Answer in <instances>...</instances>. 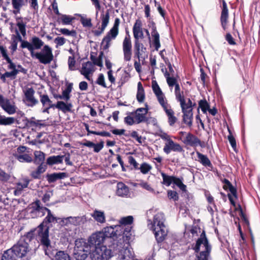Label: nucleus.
I'll list each match as a JSON object with an SVG mask.
<instances>
[{"instance_id": "obj_1", "label": "nucleus", "mask_w": 260, "mask_h": 260, "mask_svg": "<svg viewBox=\"0 0 260 260\" xmlns=\"http://www.w3.org/2000/svg\"><path fill=\"white\" fill-rule=\"evenodd\" d=\"M120 232H121L120 230L115 228V226H107L101 231L93 233L89 238H90V241L95 240L94 243L98 242V244L103 243L106 238H112L113 240V246H114L123 239V234Z\"/></svg>"}, {"instance_id": "obj_2", "label": "nucleus", "mask_w": 260, "mask_h": 260, "mask_svg": "<svg viewBox=\"0 0 260 260\" xmlns=\"http://www.w3.org/2000/svg\"><path fill=\"white\" fill-rule=\"evenodd\" d=\"M35 230H31L21 236L17 242L9 249L18 258H22L25 256L29 251L31 243L37 241L35 238Z\"/></svg>"}, {"instance_id": "obj_3", "label": "nucleus", "mask_w": 260, "mask_h": 260, "mask_svg": "<svg viewBox=\"0 0 260 260\" xmlns=\"http://www.w3.org/2000/svg\"><path fill=\"white\" fill-rule=\"evenodd\" d=\"M191 248L196 253L195 260H207L210 257L212 247L204 231H203L196 243L192 244Z\"/></svg>"}, {"instance_id": "obj_4", "label": "nucleus", "mask_w": 260, "mask_h": 260, "mask_svg": "<svg viewBox=\"0 0 260 260\" xmlns=\"http://www.w3.org/2000/svg\"><path fill=\"white\" fill-rule=\"evenodd\" d=\"M93 246H91L89 242L85 239H77L75 242L73 256L75 260H85L88 256L91 254V249Z\"/></svg>"}, {"instance_id": "obj_5", "label": "nucleus", "mask_w": 260, "mask_h": 260, "mask_svg": "<svg viewBox=\"0 0 260 260\" xmlns=\"http://www.w3.org/2000/svg\"><path fill=\"white\" fill-rule=\"evenodd\" d=\"M95 240L90 241L89 242L93 247L91 248V254L90 257L92 260H110L114 256L113 252L110 248L102 244H98V242H95Z\"/></svg>"}, {"instance_id": "obj_6", "label": "nucleus", "mask_w": 260, "mask_h": 260, "mask_svg": "<svg viewBox=\"0 0 260 260\" xmlns=\"http://www.w3.org/2000/svg\"><path fill=\"white\" fill-rule=\"evenodd\" d=\"M165 215L162 213H158L153 217V232L158 243L162 242L167 236L168 230L164 224Z\"/></svg>"}, {"instance_id": "obj_7", "label": "nucleus", "mask_w": 260, "mask_h": 260, "mask_svg": "<svg viewBox=\"0 0 260 260\" xmlns=\"http://www.w3.org/2000/svg\"><path fill=\"white\" fill-rule=\"evenodd\" d=\"M182 99H183L184 103L182 104L181 102H179V103L183 113V122L190 127L192 125L193 108L197 105L196 103L192 102L189 98L187 99V102L184 96H182Z\"/></svg>"}, {"instance_id": "obj_8", "label": "nucleus", "mask_w": 260, "mask_h": 260, "mask_svg": "<svg viewBox=\"0 0 260 260\" xmlns=\"http://www.w3.org/2000/svg\"><path fill=\"white\" fill-rule=\"evenodd\" d=\"M125 238H123L121 241H119L113 248L118 251V257L120 260H129L133 257L134 253L130 246L129 239L128 242L125 241Z\"/></svg>"}, {"instance_id": "obj_9", "label": "nucleus", "mask_w": 260, "mask_h": 260, "mask_svg": "<svg viewBox=\"0 0 260 260\" xmlns=\"http://www.w3.org/2000/svg\"><path fill=\"white\" fill-rule=\"evenodd\" d=\"M40 241V245L42 247L44 251L45 255H47L49 258L53 259L56 258V253L58 251L55 249L51 245V242L49 238L48 229L42 234V235H38Z\"/></svg>"}, {"instance_id": "obj_10", "label": "nucleus", "mask_w": 260, "mask_h": 260, "mask_svg": "<svg viewBox=\"0 0 260 260\" xmlns=\"http://www.w3.org/2000/svg\"><path fill=\"white\" fill-rule=\"evenodd\" d=\"M134 218L132 216L129 215L126 217H122L120 220L121 225H115L117 229H119L123 234L122 237L125 238V241L128 242L132 237V226Z\"/></svg>"}, {"instance_id": "obj_11", "label": "nucleus", "mask_w": 260, "mask_h": 260, "mask_svg": "<svg viewBox=\"0 0 260 260\" xmlns=\"http://www.w3.org/2000/svg\"><path fill=\"white\" fill-rule=\"evenodd\" d=\"M31 57L38 59L41 63L48 64L53 59L52 48L45 45L40 52L35 53Z\"/></svg>"}, {"instance_id": "obj_12", "label": "nucleus", "mask_w": 260, "mask_h": 260, "mask_svg": "<svg viewBox=\"0 0 260 260\" xmlns=\"http://www.w3.org/2000/svg\"><path fill=\"white\" fill-rule=\"evenodd\" d=\"M57 217L54 216L51 210L48 211L47 216L43 219V221L38 225L37 229H35L37 232L38 235H42L45 231L48 229V231H49V226L48 225L49 223L55 222L56 223Z\"/></svg>"}, {"instance_id": "obj_13", "label": "nucleus", "mask_w": 260, "mask_h": 260, "mask_svg": "<svg viewBox=\"0 0 260 260\" xmlns=\"http://www.w3.org/2000/svg\"><path fill=\"white\" fill-rule=\"evenodd\" d=\"M142 23L139 20H136L133 28L134 41V48L138 52L140 46H142L143 44L140 42L139 39L144 38V34L141 28Z\"/></svg>"}, {"instance_id": "obj_14", "label": "nucleus", "mask_w": 260, "mask_h": 260, "mask_svg": "<svg viewBox=\"0 0 260 260\" xmlns=\"http://www.w3.org/2000/svg\"><path fill=\"white\" fill-rule=\"evenodd\" d=\"M148 26L149 28H151V36L153 38V44L155 49L158 51L160 47V43L159 40V34L156 30V27L155 22L153 21L151 18H148Z\"/></svg>"}, {"instance_id": "obj_15", "label": "nucleus", "mask_w": 260, "mask_h": 260, "mask_svg": "<svg viewBox=\"0 0 260 260\" xmlns=\"http://www.w3.org/2000/svg\"><path fill=\"white\" fill-rule=\"evenodd\" d=\"M126 33L128 34V31H126ZM122 47L124 60L126 61L131 60L132 57V42L129 35L124 38L122 43Z\"/></svg>"}, {"instance_id": "obj_16", "label": "nucleus", "mask_w": 260, "mask_h": 260, "mask_svg": "<svg viewBox=\"0 0 260 260\" xmlns=\"http://www.w3.org/2000/svg\"><path fill=\"white\" fill-rule=\"evenodd\" d=\"M163 150L167 154H169L171 151L178 152L184 151V150L179 144L175 143L171 139L167 140V143L165 144Z\"/></svg>"}, {"instance_id": "obj_17", "label": "nucleus", "mask_w": 260, "mask_h": 260, "mask_svg": "<svg viewBox=\"0 0 260 260\" xmlns=\"http://www.w3.org/2000/svg\"><path fill=\"white\" fill-rule=\"evenodd\" d=\"M34 93L35 90L32 87L27 88L24 91L25 99L28 102L26 105L28 107H34L39 103V101L35 98Z\"/></svg>"}, {"instance_id": "obj_18", "label": "nucleus", "mask_w": 260, "mask_h": 260, "mask_svg": "<svg viewBox=\"0 0 260 260\" xmlns=\"http://www.w3.org/2000/svg\"><path fill=\"white\" fill-rule=\"evenodd\" d=\"M68 176L69 175L67 173L58 172L47 174L45 177L49 183H52L56 182L57 180L63 179Z\"/></svg>"}, {"instance_id": "obj_19", "label": "nucleus", "mask_w": 260, "mask_h": 260, "mask_svg": "<svg viewBox=\"0 0 260 260\" xmlns=\"http://www.w3.org/2000/svg\"><path fill=\"white\" fill-rule=\"evenodd\" d=\"M222 11L220 16V22L222 27L224 30L226 29L228 19L229 17V10L227 4L224 0H222Z\"/></svg>"}, {"instance_id": "obj_20", "label": "nucleus", "mask_w": 260, "mask_h": 260, "mask_svg": "<svg viewBox=\"0 0 260 260\" xmlns=\"http://www.w3.org/2000/svg\"><path fill=\"white\" fill-rule=\"evenodd\" d=\"M152 88L159 104L161 106H164V105H165V96L156 81H152Z\"/></svg>"}, {"instance_id": "obj_21", "label": "nucleus", "mask_w": 260, "mask_h": 260, "mask_svg": "<svg viewBox=\"0 0 260 260\" xmlns=\"http://www.w3.org/2000/svg\"><path fill=\"white\" fill-rule=\"evenodd\" d=\"M186 145L191 147H197V143L200 142V139L191 133H188L182 141Z\"/></svg>"}, {"instance_id": "obj_22", "label": "nucleus", "mask_w": 260, "mask_h": 260, "mask_svg": "<svg viewBox=\"0 0 260 260\" xmlns=\"http://www.w3.org/2000/svg\"><path fill=\"white\" fill-rule=\"evenodd\" d=\"M129 192L128 187L124 183L120 182L117 184L116 194L122 197H126Z\"/></svg>"}, {"instance_id": "obj_23", "label": "nucleus", "mask_w": 260, "mask_h": 260, "mask_svg": "<svg viewBox=\"0 0 260 260\" xmlns=\"http://www.w3.org/2000/svg\"><path fill=\"white\" fill-rule=\"evenodd\" d=\"M68 224L73 225L74 226H78L81 224H84L86 221L85 216H69L68 217Z\"/></svg>"}, {"instance_id": "obj_24", "label": "nucleus", "mask_w": 260, "mask_h": 260, "mask_svg": "<svg viewBox=\"0 0 260 260\" xmlns=\"http://www.w3.org/2000/svg\"><path fill=\"white\" fill-rule=\"evenodd\" d=\"M38 165V167L36 170L31 172L30 173V176L35 179H40L41 177V174L45 172L47 168V165L46 164H40Z\"/></svg>"}, {"instance_id": "obj_25", "label": "nucleus", "mask_w": 260, "mask_h": 260, "mask_svg": "<svg viewBox=\"0 0 260 260\" xmlns=\"http://www.w3.org/2000/svg\"><path fill=\"white\" fill-rule=\"evenodd\" d=\"M63 158L64 156L62 155L50 156L47 158L46 164L49 166L62 164Z\"/></svg>"}, {"instance_id": "obj_26", "label": "nucleus", "mask_w": 260, "mask_h": 260, "mask_svg": "<svg viewBox=\"0 0 260 260\" xmlns=\"http://www.w3.org/2000/svg\"><path fill=\"white\" fill-rule=\"evenodd\" d=\"M32 55L35 53V50H38L41 48L44 45V42L38 37L34 36L30 40Z\"/></svg>"}, {"instance_id": "obj_27", "label": "nucleus", "mask_w": 260, "mask_h": 260, "mask_svg": "<svg viewBox=\"0 0 260 260\" xmlns=\"http://www.w3.org/2000/svg\"><path fill=\"white\" fill-rule=\"evenodd\" d=\"M91 216L99 223H104L106 222V217L104 211L95 209L91 214Z\"/></svg>"}, {"instance_id": "obj_28", "label": "nucleus", "mask_w": 260, "mask_h": 260, "mask_svg": "<svg viewBox=\"0 0 260 260\" xmlns=\"http://www.w3.org/2000/svg\"><path fill=\"white\" fill-rule=\"evenodd\" d=\"M224 185L223 188L225 190H229L235 198H237V189L234 187L231 182L227 179H224L223 180Z\"/></svg>"}, {"instance_id": "obj_29", "label": "nucleus", "mask_w": 260, "mask_h": 260, "mask_svg": "<svg viewBox=\"0 0 260 260\" xmlns=\"http://www.w3.org/2000/svg\"><path fill=\"white\" fill-rule=\"evenodd\" d=\"M196 154L199 158V161L204 166L206 167L212 168L213 166L211 161L207 155H204L199 151L196 152Z\"/></svg>"}, {"instance_id": "obj_30", "label": "nucleus", "mask_w": 260, "mask_h": 260, "mask_svg": "<svg viewBox=\"0 0 260 260\" xmlns=\"http://www.w3.org/2000/svg\"><path fill=\"white\" fill-rule=\"evenodd\" d=\"M35 158L32 161L35 165L45 164V154L41 151H36L34 152Z\"/></svg>"}, {"instance_id": "obj_31", "label": "nucleus", "mask_w": 260, "mask_h": 260, "mask_svg": "<svg viewBox=\"0 0 260 260\" xmlns=\"http://www.w3.org/2000/svg\"><path fill=\"white\" fill-rule=\"evenodd\" d=\"M93 64L90 61H88L86 62L82 63V68L81 71V74L82 75H89L92 71Z\"/></svg>"}, {"instance_id": "obj_32", "label": "nucleus", "mask_w": 260, "mask_h": 260, "mask_svg": "<svg viewBox=\"0 0 260 260\" xmlns=\"http://www.w3.org/2000/svg\"><path fill=\"white\" fill-rule=\"evenodd\" d=\"M145 95L144 89L142 86L141 82H139L138 83V90L137 92V100L139 103H142L144 102L145 99Z\"/></svg>"}, {"instance_id": "obj_33", "label": "nucleus", "mask_w": 260, "mask_h": 260, "mask_svg": "<svg viewBox=\"0 0 260 260\" xmlns=\"http://www.w3.org/2000/svg\"><path fill=\"white\" fill-rule=\"evenodd\" d=\"M60 16H61L60 18H58L57 21L59 23L61 22L62 25H70L75 19L74 17L66 14H61Z\"/></svg>"}, {"instance_id": "obj_34", "label": "nucleus", "mask_w": 260, "mask_h": 260, "mask_svg": "<svg viewBox=\"0 0 260 260\" xmlns=\"http://www.w3.org/2000/svg\"><path fill=\"white\" fill-rule=\"evenodd\" d=\"M56 108L62 111L65 112L66 111H70L71 108L72 107V104L71 103L66 104L63 101H57L56 103Z\"/></svg>"}, {"instance_id": "obj_35", "label": "nucleus", "mask_w": 260, "mask_h": 260, "mask_svg": "<svg viewBox=\"0 0 260 260\" xmlns=\"http://www.w3.org/2000/svg\"><path fill=\"white\" fill-rule=\"evenodd\" d=\"M18 258L9 249L5 250L2 256L1 260H18Z\"/></svg>"}, {"instance_id": "obj_36", "label": "nucleus", "mask_w": 260, "mask_h": 260, "mask_svg": "<svg viewBox=\"0 0 260 260\" xmlns=\"http://www.w3.org/2000/svg\"><path fill=\"white\" fill-rule=\"evenodd\" d=\"M77 16L80 17V22L84 27H91L92 26L91 23V19L90 18H86L85 15L77 14Z\"/></svg>"}, {"instance_id": "obj_37", "label": "nucleus", "mask_w": 260, "mask_h": 260, "mask_svg": "<svg viewBox=\"0 0 260 260\" xmlns=\"http://www.w3.org/2000/svg\"><path fill=\"white\" fill-rule=\"evenodd\" d=\"M2 108L9 114H13L16 112V107L11 105L10 101L8 99H6V104L2 106Z\"/></svg>"}, {"instance_id": "obj_38", "label": "nucleus", "mask_w": 260, "mask_h": 260, "mask_svg": "<svg viewBox=\"0 0 260 260\" xmlns=\"http://www.w3.org/2000/svg\"><path fill=\"white\" fill-rule=\"evenodd\" d=\"M173 184L178 186L183 192L186 193L187 190L186 189V185L183 183V178H178L175 176V178Z\"/></svg>"}, {"instance_id": "obj_39", "label": "nucleus", "mask_w": 260, "mask_h": 260, "mask_svg": "<svg viewBox=\"0 0 260 260\" xmlns=\"http://www.w3.org/2000/svg\"><path fill=\"white\" fill-rule=\"evenodd\" d=\"M73 89V83H69L64 90L62 91L61 96L62 99L67 101L70 99V93Z\"/></svg>"}, {"instance_id": "obj_40", "label": "nucleus", "mask_w": 260, "mask_h": 260, "mask_svg": "<svg viewBox=\"0 0 260 260\" xmlns=\"http://www.w3.org/2000/svg\"><path fill=\"white\" fill-rule=\"evenodd\" d=\"M17 74L18 71L16 70L6 72L3 74H1V79L5 83L6 81V78H10L12 79H14Z\"/></svg>"}, {"instance_id": "obj_41", "label": "nucleus", "mask_w": 260, "mask_h": 260, "mask_svg": "<svg viewBox=\"0 0 260 260\" xmlns=\"http://www.w3.org/2000/svg\"><path fill=\"white\" fill-rule=\"evenodd\" d=\"M15 122V118L12 117H7L0 114V125H9Z\"/></svg>"}, {"instance_id": "obj_42", "label": "nucleus", "mask_w": 260, "mask_h": 260, "mask_svg": "<svg viewBox=\"0 0 260 260\" xmlns=\"http://www.w3.org/2000/svg\"><path fill=\"white\" fill-rule=\"evenodd\" d=\"M210 108V105L209 103L207 102L205 99L201 100L199 102V107L198 108V113H199V109L201 108L202 111L205 113L207 112L209 108Z\"/></svg>"}, {"instance_id": "obj_43", "label": "nucleus", "mask_w": 260, "mask_h": 260, "mask_svg": "<svg viewBox=\"0 0 260 260\" xmlns=\"http://www.w3.org/2000/svg\"><path fill=\"white\" fill-rule=\"evenodd\" d=\"M161 175L162 178V183L167 186H170L174 181L175 176H169L165 173H161Z\"/></svg>"}, {"instance_id": "obj_44", "label": "nucleus", "mask_w": 260, "mask_h": 260, "mask_svg": "<svg viewBox=\"0 0 260 260\" xmlns=\"http://www.w3.org/2000/svg\"><path fill=\"white\" fill-rule=\"evenodd\" d=\"M15 157L21 162H30L32 161L31 157L26 153L16 155Z\"/></svg>"}, {"instance_id": "obj_45", "label": "nucleus", "mask_w": 260, "mask_h": 260, "mask_svg": "<svg viewBox=\"0 0 260 260\" xmlns=\"http://www.w3.org/2000/svg\"><path fill=\"white\" fill-rule=\"evenodd\" d=\"M39 210H47L46 207L41 206V202L39 200H36L32 204V210L31 213L34 214V212H36Z\"/></svg>"}, {"instance_id": "obj_46", "label": "nucleus", "mask_w": 260, "mask_h": 260, "mask_svg": "<svg viewBox=\"0 0 260 260\" xmlns=\"http://www.w3.org/2000/svg\"><path fill=\"white\" fill-rule=\"evenodd\" d=\"M56 254V260H71L70 256L64 251L59 250Z\"/></svg>"}, {"instance_id": "obj_47", "label": "nucleus", "mask_w": 260, "mask_h": 260, "mask_svg": "<svg viewBox=\"0 0 260 260\" xmlns=\"http://www.w3.org/2000/svg\"><path fill=\"white\" fill-rule=\"evenodd\" d=\"M118 34V29L112 27L111 29L108 32L106 36L105 37H109L111 39H114Z\"/></svg>"}, {"instance_id": "obj_48", "label": "nucleus", "mask_w": 260, "mask_h": 260, "mask_svg": "<svg viewBox=\"0 0 260 260\" xmlns=\"http://www.w3.org/2000/svg\"><path fill=\"white\" fill-rule=\"evenodd\" d=\"M175 94L177 101L181 102L182 104L184 103V101L183 99H182L183 95H182L181 94L180 85L178 83L175 86Z\"/></svg>"}, {"instance_id": "obj_49", "label": "nucleus", "mask_w": 260, "mask_h": 260, "mask_svg": "<svg viewBox=\"0 0 260 260\" xmlns=\"http://www.w3.org/2000/svg\"><path fill=\"white\" fill-rule=\"evenodd\" d=\"M146 114H144L143 113H134V115H133L135 116L136 123L137 124H139L143 122L145 120H146Z\"/></svg>"}, {"instance_id": "obj_50", "label": "nucleus", "mask_w": 260, "mask_h": 260, "mask_svg": "<svg viewBox=\"0 0 260 260\" xmlns=\"http://www.w3.org/2000/svg\"><path fill=\"white\" fill-rule=\"evenodd\" d=\"M110 14L109 10H107L105 14H101L102 24L107 26L109 21Z\"/></svg>"}, {"instance_id": "obj_51", "label": "nucleus", "mask_w": 260, "mask_h": 260, "mask_svg": "<svg viewBox=\"0 0 260 260\" xmlns=\"http://www.w3.org/2000/svg\"><path fill=\"white\" fill-rule=\"evenodd\" d=\"M151 166L146 162L142 163L139 169L140 170L142 173L144 174H147L151 169Z\"/></svg>"}, {"instance_id": "obj_52", "label": "nucleus", "mask_w": 260, "mask_h": 260, "mask_svg": "<svg viewBox=\"0 0 260 260\" xmlns=\"http://www.w3.org/2000/svg\"><path fill=\"white\" fill-rule=\"evenodd\" d=\"M20 43V47L22 49L27 48L30 51L31 56H32L31 42L24 40Z\"/></svg>"}, {"instance_id": "obj_53", "label": "nucleus", "mask_w": 260, "mask_h": 260, "mask_svg": "<svg viewBox=\"0 0 260 260\" xmlns=\"http://www.w3.org/2000/svg\"><path fill=\"white\" fill-rule=\"evenodd\" d=\"M40 101L42 103L44 107L47 105L51 103V101L50 100L47 94H41L40 95Z\"/></svg>"}, {"instance_id": "obj_54", "label": "nucleus", "mask_w": 260, "mask_h": 260, "mask_svg": "<svg viewBox=\"0 0 260 260\" xmlns=\"http://www.w3.org/2000/svg\"><path fill=\"white\" fill-rule=\"evenodd\" d=\"M134 48V54H135V57L138 58L139 60H140V58H142V53L145 52L146 51V48L143 45V46H140L139 52H138L135 48Z\"/></svg>"}, {"instance_id": "obj_55", "label": "nucleus", "mask_w": 260, "mask_h": 260, "mask_svg": "<svg viewBox=\"0 0 260 260\" xmlns=\"http://www.w3.org/2000/svg\"><path fill=\"white\" fill-rule=\"evenodd\" d=\"M168 197L170 200H173L174 201H177L179 200V196L176 191L169 190L168 191Z\"/></svg>"}, {"instance_id": "obj_56", "label": "nucleus", "mask_w": 260, "mask_h": 260, "mask_svg": "<svg viewBox=\"0 0 260 260\" xmlns=\"http://www.w3.org/2000/svg\"><path fill=\"white\" fill-rule=\"evenodd\" d=\"M104 142L103 141H101L99 143L95 144L93 143L92 148H93V151L95 153L99 152L104 147Z\"/></svg>"}, {"instance_id": "obj_57", "label": "nucleus", "mask_w": 260, "mask_h": 260, "mask_svg": "<svg viewBox=\"0 0 260 260\" xmlns=\"http://www.w3.org/2000/svg\"><path fill=\"white\" fill-rule=\"evenodd\" d=\"M95 82L96 84L103 86V87L107 88V86L105 82L104 76L102 73L99 75L98 78Z\"/></svg>"}, {"instance_id": "obj_58", "label": "nucleus", "mask_w": 260, "mask_h": 260, "mask_svg": "<svg viewBox=\"0 0 260 260\" xmlns=\"http://www.w3.org/2000/svg\"><path fill=\"white\" fill-rule=\"evenodd\" d=\"M149 110L148 106L147 104H145V108H139L137 109L135 111L129 113L130 115H134V113H144L147 114Z\"/></svg>"}, {"instance_id": "obj_59", "label": "nucleus", "mask_w": 260, "mask_h": 260, "mask_svg": "<svg viewBox=\"0 0 260 260\" xmlns=\"http://www.w3.org/2000/svg\"><path fill=\"white\" fill-rule=\"evenodd\" d=\"M10 178V175L0 169V181L7 182Z\"/></svg>"}, {"instance_id": "obj_60", "label": "nucleus", "mask_w": 260, "mask_h": 260, "mask_svg": "<svg viewBox=\"0 0 260 260\" xmlns=\"http://www.w3.org/2000/svg\"><path fill=\"white\" fill-rule=\"evenodd\" d=\"M76 61L74 56H69L68 58V65L69 69L70 71L75 70L74 66L75 65Z\"/></svg>"}, {"instance_id": "obj_61", "label": "nucleus", "mask_w": 260, "mask_h": 260, "mask_svg": "<svg viewBox=\"0 0 260 260\" xmlns=\"http://www.w3.org/2000/svg\"><path fill=\"white\" fill-rule=\"evenodd\" d=\"M54 43L56 44V48L58 46H62L66 43V39L62 37H57L54 39Z\"/></svg>"}, {"instance_id": "obj_62", "label": "nucleus", "mask_w": 260, "mask_h": 260, "mask_svg": "<svg viewBox=\"0 0 260 260\" xmlns=\"http://www.w3.org/2000/svg\"><path fill=\"white\" fill-rule=\"evenodd\" d=\"M229 132L230 135L228 136V138L232 147L235 150L236 148V141L234 137L231 134L230 131Z\"/></svg>"}, {"instance_id": "obj_63", "label": "nucleus", "mask_w": 260, "mask_h": 260, "mask_svg": "<svg viewBox=\"0 0 260 260\" xmlns=\"http://www.w3.org/2000/svg\"><path fill=\"white\" fill-rule=\"evenodd\" d=\"M15 32L16 35H12V39H14L16 40V41L20 42V43L22 42L24 40L22 39V38L21 35L20 34V32L17 28H15Z\"/></svg>"}, {"instance_id": "obj_64", "label": "nucleus", "mask_w": 260, "mask_h": 260, "mask_svg": "<svg viewBox=\"0 0 260 260\" xmlns=\"http://www.w3.org/2000/svg\"><path fill=\"white\" fill-rule=\"evenodd\" d=\"M167 82L168 85L172 87L178 84L176 79L174 77H168Z\"/></svg>"}]
</instances>
